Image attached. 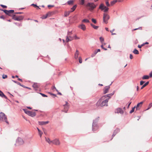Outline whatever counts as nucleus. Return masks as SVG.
<instances>
[{"label":"nucleus","instance_id":"nucleus-1","mask_svg":"<svg viewBox=\"0 0 152 152\" xmlns=\"http://www.w3.org/2000/svg\"><path fill=\"white\" fill-rule=\"evenodd\" d=\"M99 119V117H98L93 121L92 125V130L94 132L96 130L99 128L97 123Z\"/></svg>","mask_w":152,"mask_h":152},{"label":"nucleus","instance_id":"nucleus-2","mask_svg":"<svg viewBox=\"0 0 152 152\" xmlns=\"http://www.w3.org/2000/svg\"><path fill=\"white\" fill-rule=\"evenodd\" d=\"M115 93V91H114L112 93L107 94L102 96L101 99H99L97 102V104H99L101 101V99L104 100L106 99H108L109 100V99L111 98V96L114 94Z\"/></svg>","mask_w":152,"mask_h":152},{"label":"nucleus","instance_id":"nucleus-3","mask_svg":"<svg viewBox=\"0 0 152 152\" xmlns=\"http://www.w3.org/2000/svg\"><path fill=\"white\" fill-rule=\"evenodd\" d=\"M96 6L97 5H95L92 2H88L86 5V6L88 10L91 11H93L96 7Z\"/></svg>","mask_w":152,"mask_h":152},{"label":"nucleus","instance_id":"nucleus-4","mask_svg":"<svg viewBox=\"0 0 152 152\" xmlns=\"http://www.w3.org/2000/svg\"><path fill=\"white\" fill-rule=\"evenodd\" d=\"M0 120L3 121H5L7 124H9V122L7 121L6 116L4 113L2 112L0 113Z\"/></svg>","mask_w":152,"mask_h":152},{"label":"nucleus","instance_id":"nucleus-5","mask_svg":"<svg viewBox=\"0 0 152 152\" xmlns=\"http://www.w3.org/2000/svg\"><path fill=\"white\" fill-rule=\"evenodd\" d=\"M24 143V141L23 139L20 137H18L16 140V144H15V146L21 145H23Z\"/></svg>","mask_w":152,"mask_h":152},{"label":"nucleus","instance_id":"nucleus-6","mask_svg":"<svg viewBox=\"0 0 152 152\" xmlns=\"http://www.w3.org/2000/svg\"><path fill=\"white\" fill-rule=\"evenodd\" d=\"M109 16L106 13H104L103 14V22L107 24V20L109 19Z\"/></svg>","mask_w":152,"mask_h":152},{"label":"nucleus","instance_id":"nucleus-7","mask_svg":"<svg viewBox=\"0 0 152 152\" xmlns=\"http://www.w3.org/2000/svg\"><path fill=\"white\" fill-rule=\"evenodd\" d=\"M99 9H101L102 10H104V12H107L109 9V8L105 6L103 4H101L100 5Z\"/></svg>","mask_w":152,"mask_h":152},{"label":"nucleus","instance_id":"nucleus-8","mask_svg":"<svg viewBox=\"0 0 152 152\" xmlns=\"http://www.w3.org/2000/svg\"><path fill=\"white\" fill-rule=\"evenodd\" d=\"M108 101V99H104V100L102 101L100 104V105L102 107L104 106H107V102Z\"/></svg>","mask_w":152,"mask_h":152},{"label":"nucleus","instance_id":"nucleus-9","mask_svg":"<svg viewBox=\"0 0 152 152\" xmlns=\"http://www.w3.org/2000/svg\"><path fill=\"white\" fill-rule=\"evenodd\" d=\"M64 106V111L65 113H67L69 108V105L67 102H66V104L63 105Z\"/></svg>","mask_w":152,"mask_h":152},{"label":"nucleus","instance_id":"nucleus-10","mask_svg":"<svg viewBox=\"0 0 152 152\" xmlns=\"http://www.w3.org/2000/svg\"><path fill=\"white\" fill-rule=\"evenodd\" d=\"M52 143L53 144L56 145H59L60 144V142L59 140L58 139H55L52 140Z\"/></svg>","mask_w":152,"mask_h":152},{"label":"nucleus","instance_id":"nucleus-11","mask_svg":"<svg viewBox=\"0 0 152 152\" xmlns=\"http://www.w3.org/2000/svg\"><path fill=\"white\" fill-rule=\"evenodd\" d=\"M115 113H120L121 114H123L124 113V111L121 108H118L116 109L115 111Z\"/></svg>","mask_w":152,"mask_h":152},{"label":"nucleus","instance_id":"nucleus-12","mask_svg":"<svg viewBox=\"0 0 152 152\" xmlns=\"http://www.w3.org/2000/svg\"><path fill=\"white\" fill-rule=\"evenodd\" d=\"M40 86V84L37 83H34L32 86L33 87L34 89L36 90Z\"/></svg>","mask_w":152,"mask_h":152},{"label":"nucleus","instance_id":"nucleus-13","mask_svg":"<svg viewBox=\"0 0 152 152\" xmlns=\"http://www.w3.org/2000/svg\"><path fill=\"white\" fill-rule=\"evenodd\" d=\"M27 114L31 117H34L36 115V113L34 112L31 111H28L27 112Z\"/></svg>","mask_w":152,"mask_h":152},{"label":"nucleus","instance_id":"nucleus-14","mask_svg":"<svg viewBox=\"0 0 152 152\" xmlns=\"http://www.w3.org/2000/svg\"><path fill=\"white\" fill-rule=\"evenodd\" d=\"M143 103V102H142L137 104L136 107L137 110H139L140 109V108L142 107Z\"/></svg>","mask_w":152,"mask_h":152},{"label":"nucleus","instance_id":"nucleus-15","mask_svg":"<svg viewBox=\"0 0 152 152\" xmlns=\"http://www.w3.org/2000/svg\"><path fill=\"white\" fill-rule=\"evenodd\" d=\"M79 28L81 29L83 31H85L86 29V27L83 24H82L78 26Z\"/></svg>","mask_w":152,"mask_h":152},{"label":"nucleus","instance_id":"nucleus-16","mask_svg":"<svg viewBox=\"0 0 152 152\" xmlns=\"http://www.w3.org/2000/svg\"><path fill=\"white\" fill-rule=\"evenodd\" d=\"M79 54V51L78 50H76V52L74 54V58L75 59H77L78 58Z\"/></svg>","mask_w":152,"mask_h":152},{"label":"nucleus","instance_id":"nucleus-17","mask_svg":"<svg viewBox=\"0 0 152 152\" xmlns=\"http://www.w3.org/2000/svg\"><path fill=\"white\" fill-rule=\"evenodd\" d=\"M110 88V86H107L105 87L104 90V94L107 93Z\"/></svg>","mask_w":152,"mask_h":152},{"label":"nucleus","instance_id":"nucleus-18","mask_svg":"<svg viewBox=\"0 0 152 152\" xmlns=\"http://www.w3.org/2000/svg\"><path fill=\"white\" fill-rule=\"evenodd\" d=\"M119 132V129H116L115 130H114L113 133L112 135V137H113L115 135Z\"/></svg>","mask_w":152,"mask_h":152},{"label":"nucleus","instance_id":"nucleus-19","mask_svg":"<svg viewBox=\"0 0 152 152\" xmlns=\"http://www.w3.org/2000/svg\"><path fill=\"white\" fill-rule=\"evenodd\" d=\"M38 123L40 125H44L48 124L49 123V121H39Z\"/></svg>","mask_w":152,"mask_h":152},{"label":"nucleus","instance_id":"nucleus-20","mask_svg":"<svg viewBox=\"0 0 152 152\" xmlns=\"http://www.w3.org/2000/svg\"><path fill=\"white\" fill-rule=\"evenodd\" d=\"M24 17L22 16H20L18 17H17V18L15 19V20L18 21H20L22 20Z\"/></svg>","mask_w":152,"mask_h":152},{"label":"nucleus","instance_id":"nucleus-21","mask_svg":"<svg viewBox=\"0 0 152 152\" xmlns=\"http://www.w3.org/2000/svg\"><path fill=\"white\" fill-rule=\"evenodd\" d=\"M117 1L120 2L119 0H114L112 1H111L110 2V5L111 6L115 4Z\"/></svg>","mask_w":152,"mask_h":152},{"label":"nucleus","instance_id":"nucleus-22","mask_svg":"<svg viewBox=\"0 0 152 152\" xmlns=\"http://www.w3.org/2000/svg\"><path fill=\"white\" fill-rule=\"evenodd\" d=\"M149 78V76L147 75H144L142 77V79L143 80L148 79Z\"/></svg>","mask_w":152,"mask_h":152},{"label":"nucleus","instance_id":"nucleus-23","mask_svg":"<svg viewBox=\"0 0 152 152\" xmlns=\"http://www.w3.org/2000/svg\"><path fill=\"white\" fill-rule=\"evenodd\" d=\"M71 11H66L64 13V16H65V17H67V16H68L69 15V14L71 13Z\"/></svg>","mask_w":152,"mask_h":152},{"label":"nucleus","instance_id":"nucleus-24","mask_svg":"<svg viewBox=\"0 0 152 152\" xmlns=\"http://www.w3.org/2000/svg\"><path fill=\"white\" fill-rule=\"evenodd\" d=\"M149 82V81L147 82L145 84H144L141 87V89H142L144 88L146 86H147Z\"/></svg>","mask_w":152,"mask_h":152},{"label":"nucleus","instance_id":"nucleus-25","mask_svg":"<svg viewBox=\"0 0 152 152\" xmlns=\"http://www.w3.org/2000/svg\"><path fill=\"white\" fill-rule=\"evenodd\" d=\"M8 12H7V15L10 16V14L13 13L14 10H8Z\"/></svg>","mask_w":152,"mask_h":152},{"label":"nucleus","instance_id":"nucleus-26","mask_svg":"<svg viewBox=\"0 0 152 152\" xmlns=\"http://www.w3.org/2000/svg\"><path fill=\"white\" fill-rule=\"evenodd\" d=\"M77 7V5H74L71 9V10L69 11H71V12H73V11H74L76 9V8Z\"/></svg>","mask_w":152,"mask_h":152},{"label":"nucleus","instance_id":"nucleus-27","mask_svg":"<svg viewBox=\"0 0 152 152\" xmlns=\"http://www.w3.org/2000/svg\"><path fill=\"white\" fill-rule=\"evenodd\" d=\"M0 94L1 95H0V96H1L2 97H4L5 99H7V96L4 94L2 92H1V93H0Z\"/></svg>","mask_w":152,"mask_h":152},{"label":"nucleus","instance_id":"nucleus-28","mask_svg":"<svg viewBox=\"0 0 152 152\" xmlns=\"http://www.w3.org/2000/svg\"><path fill=\"white\" fill-rule=\"evenodd\" d=\"M0 94L1 95H0V96H1L2 97H4L5 99H7V96L4 94L2 92H1V93H0Z\"/></svg>","mask_w":152,"mask_h":152},{"label":"nucleus","instance_id":"nucleus-29","mask_svg":"<svg viewBox=\"0 0 152 152\" xmlns=\"http://www.w3.org/2000/svg\"><path fill=\"white\" fill-rule=\"evenodd\" d=\"M45 139L46 141L48 142L49 144H50L51 143H52V141L50 140L49 138H47L45 137Z\"/></svg>","mask_w":152,"mask_h":152},{"label":"nucleus","instance_id":"nucleus-30","mask_svg":"<svg viewBox=\"0 0 152 152\" xmlns=\"http://www.w3.org/2000/svg\"><path fill=\"white\" fill-rule=\"evenodd\" d=\"M37 129L39 135L40 137H41L42 135V132H41L38 128H37Z\"/></svg>","mask_w":152,"mask_h":152},{"label":"nucleus","instance_id":"nucleus-31","mask_svg":"<svg viewBox=\"0 0 152 152\" xmlns=\"http://www.w3.org/2000/svg\"><path fill=\"white\" fill-rule=\"evenodd\" d=\"M91 25L95 29H97L99 27L98 26H96L92 23L91 24Z\"/></svg>","mask_w":152,"mask_h":152},{"label":"nucleus","instance_id":"nucleus-32","mask_svg":"<svg viewBox=\"0 0 152 152\" xmlns=\"http://www.w3.org/2000/svg\"><path fill=\"white\" fill-rule=\"evenodd\" d=\"M133 52L135 54H138L139 53L138 51L136 49H134Z\"/></svg>","mask_w":152,"mask_h":152},{"label":"nucleus","instance_id":"nucleus-33","mask_svg":"<svg viewBox=\"0 0 152 152\" xmlns=\"http://www.w3.org/2000/svg\"><path fill=\"white\" fill-rule=\"evenodd\" d=\"M73 2H74V1L73 0H70V1H68L67 2V3L68 4L70 5L72 4Z\"/></svg>","mask_w":152,"mask_h":152},{"label":"nucleus","instance_id":"nucleus-34","mask_svg":"<svg viewBox=\"0 0 152 152\" xmlns=\"http://www.w3.org/2000/svg\"><path fill=\"white\" fill-rule=\"evenodd\" d=\"M48 15H49V14H48V13L46 15H43V16H42V18L43 19H45L47 18Z\"/></svg>","mask_w":152,"mask_h":152},{"label":"nucleus","instance_id":"nucleus-35","mask_svg":"<svg viewBox=\"0 0 152 152\" xmlns=\"http://www.w3.org/2000/svg\"><path fill=\"white\" fill-rule=\"evenodd\" d=\"M72 40V39H71L68 38V36H67L66 37V42H68L69 41H71Z\"/></svg>","mask_w":152,"mask_h":152},{"label":"nucleus","instance_id":"nucleus-36","mask_svg":"<svg viewBox=\"0 0 152 152\" xmlns=\"http://www.w3.org/2000/svg\"><path fill=\"white\" fill-rule=\"evenodd\" d=\"M99 39L102 44H103V42L104 41V39L102 37H101L99 38Z\"/></svg>","mask_w":152,"mask_h":152},{"label":"nucleus","instance_id":"nucleus-37","mask_svg":"<svg viewBox=\"0 0 152 152\" xmlns=\"http://www.w3.org/2000/svg\"><path fill=\"white\" fill-rule=\"evenodd\" d=\"M83 22L89 23V21L87 19H84L82 20Z\"/></svg>","mask_w":152,"mask_h":152},{"label":"nucleus","instance_id":"nucleus-38","mask_svg":"<svg viewBox=\"0 0 152 152\" xmlns=\"http://www.w3.org/2000/svg\"><path fill=\"white\" fill-rule=\"evenodd\" d=\"M152 106V103H150L148 105V108L146 110H148L150 109Z\"/></svg>","mask_w":152,"mask_h":152},{"label":"nucleus","instance_id":"nucleus-39","mask_svg":"<svg viewBox=\"0 0 152 152\" xmlns=\"http://www.w3.org/2000/svg\"><path fill=\"white\" fill-rule=\"evenodd\" d=\"M31 5L34 6L35 7H37V9H40V8H39V7L36 4H33Z\"/></svg>","mask_w":152,"mask_h":152},{"label":"nucleus","instance_id":"nucleus-40","mask_svg":"<svg viewBox=\"0 0 152 152\" xmlns=\"http://www.w3.org/2000/svg\"><path fill=\"white\" fill-rule=\"evenodd\" d=\"M135 107L136 106H134V107L132 108V110L130 111V113H132L134 112V109L135 108Z\"/></svg>","mask_w":152,"mask_h":152},{"label":"nucleus","instance_id":"nucleus-41","mask_svg":"<svg viewBox=\"0 0 152 152\" xmlns=\"http://www.w3.org/2000/svg\"><path fill=\"white\" fill-rule=\"evenodd\" d=\"M91 20L92 22L95 24L96 23V21L95 19H94V18H92L91 19Z\"/></svg>","mask_w":152,"mask_h":152},{"label":"nucleus","instance_id":"nucleus-42","mask_svg":"<svg viewBox=\"0 0 152 152\" xmlns=\"http://www.w3.org/2000/svg\"><path fill=\"white\" fill-rule=\"evenodd\" d=\"M79 61L80 63H81L82 62V59L80 57H79Z\"/></svg>","mask_w":152,"mask_h":152},{"label":"nucleus","instance_id":"nucleus-43","mask_svg":"<svg viewBox=\"0 0 152 152\" xmlns=\"http://www.w3.org/2000/svg\"><path fill=\"white\" fill-rule=\"evenodd\" d=\"M72 34V31H68V32H67V35H71Z\"/></svg>","mask_w":152,"mask_h":152},{"label":"nucleus","instance_id":"nucleus-44","mask_svg":"<svg viewBox=\"0 0 152 152\" xmlns=\"http://www.w3.org/2000/svg\"><path fill=\"white\" fill-rule=\"evenodd\" d=\"M52 89L53 91H54V90H55L57 92H58V90L56 89V88L54 86L52 87Z\"/></svg>","mask_w":152,"mask_h":152},{"label":"nucleus","instance_id":"nucleus-45","mask_svg":"<svg viewBox=\"0 0 152 152\" xmlns=\"http://www.w3.org/2000/svg\"><path fill=\"white\" fill-rule=\"evenodd\" d=\"M39 94L43 96V97H47V95H46L43 94H42V93H39Z\"/></svg>","mask_w":152,"mask_h":152},{"label":"nucleus","instance_id":"nucleus-46","mask_svg":"<svg viewBox=\"0 0 152 152\" xmlns=\"http://www.w3.org/2000/svg\"><path fill=\"white\" fill-rule=\"evenodd\" d=\"M2 10L7 15L8 11L7 10Z\"/></svg>","mask_w":152,"mask_h":152},{"label":"nucleus","instance_id":"nucleus-47","mask_svg":"<svg viewBox=\"0 0 152 152\" xmlns=\"http://www.w3.org/2000/svg\"><path fill=\"white\" fill-rule=\"evenodd\" d=\"M17 18V17L15 16V15H13L12 16V19L15 20V19Z\"/></svg>","mask_w":152,"mask_h":152},{"label":"nucleus","instance_id":"nucleus-48","mask_svg":"<svg viewBox=\"0 0 152 152\" xmlns=\"http://www.w3.org/2000/svg\"><path fill=\"white\" fill-rule=\"evenodd\" d=\"M101 47L103 49H104V50H107V49L106 48H104V47H103V45H101Z\"/></svg>","mask_w":152,"mask_h":152},{"label":"nucleus","instance_id":"nucleus-49","mask_svg":"<svg viewBox=\"0 0 152 152\" xmlns=\"http://www.w3.org/2000/svg\"><path fill=\"white\" fill-rule=\"evenodd\" d=\"M7 77V76L6 75H2V78L3 79H5Z\"/></svg>","mask_w":152,"mask_h":152},{"label":"nucleus","instance_id":"nucleus-50","mask_svg":"<svg viewBox=\"0 0 152 152\" xmlns=\"http://www.w3.org/2000/svg\"><path fill=\"white\" fill-rule=\"evenodd\" d=\"M74 38L75 39H80V38L79 37H77L76 35H75V36Z\"/></svg>","mask_w":152,"mask_h":152},{"label":"nucleus","instance_id":"nucleus-51","mask_svg":"<svg viewBox=\"0 0 152 152\" xmlns=\"http://www.w3.org/2000/svg\"><path fill=\"white\" fill-rule=\"evenodd\" d=\"M106 5L107 6L109 7L110 6V4L109 3L108 1H106Z\"/></svg>","mask_w":152,"mask_h":152},{"label":"nucleus","instance_id":"nucleus-52","mask_svg":"<svg viewBox=\"0 0 152 152\" xmlns=\"http://www.w3.org/2000/svg\"><path fill=\"white\" fill-rule=\"evenodd\" d=\"M145 83V81H141L140 82V85H142L144 83Z\"/></svg>","mask_w":152,"mask_h":152},{"label":"nucleus","instance_id":"nucleus-53","mask_svg":"<svg viewBox=\"0 0 152 152\" xmlns=\"http://www.w3.org/2000/svg\"><path fill=\"white\" fill-rule=\"evenodd\" d=\"M81 1V4L82 5H83L84 3V1L85 0H80Z\"/></svg>","mask_w":152,"mask_h":152},{"label":"nucleus","instance_id":"nucleus-54","mask_svg":"<svg viewBox=\"0 0 152 152\" xmlns=\"http://www.w3.org/2000/svg\"><path fill=\"white\" fill-rule=\"evenodd\" d=\"M143 45H144V44H142L141 45H138V47L139 48H141Z\"/></svg>","mask_w":152,"mask_h":152},{"label":"nucleus","instance_id":"nucleus-55","mask_svg":"<svg viewBox=\"0 0 152 152\" xmlns=\"http://www.w3.org/2000/svg\"><path fill=\"white\" fill-rule=\"evenodd\" d=\"M23 110L24 111L25 113L27 114V112H28L29 111H28L27 110L25 109H23Z\"/></svg>","mask_w":152,"mask_h":152},{"label":"nucleus","instance_id":"nucleus-56","mask_svg":"<svg viewBox=\"0 0 152 152\" xmlns=\"http://www.w3.org/2000/svg\"><path fill=\"white\" fill-rule=\"evenodd\" d=\"M0 6L1 7H3V8H6L7 7V6H6L2 5V4H1L0 5Z\"/></svg>","mask_w":152,"mask_h":152},{"label":"nucleus","instance_id":"nucleus-57","mask_svg":"<svg viewBox=\"0 0 152 152\" xmlns=\"http://www.w3.org/2000/svg\"><path fill=\"white\" fill-rule=\"evenodd\" d=\"M149 77H152V71L149 73Z\"/></svg>","mask_w":152,"mask_h":152},{"label":"nucleus","instance_id":"nucleus-58","mask_svg":"<svg viewBox=\"0 0 152 152\" xmlns=\"http://www.w3.org/2000/svg\"><path fill=\"white\" fill-rule=\"evenodd\" d=\"M68 38L71 39H73V38L70 36V35H68Z\"/></svg>","mask_w":152,"mask_h":152},{"label":"nucleus","instance_id":"nucleus-59","mask_svg":"<svg viewBox=\"0 0 152 152\" xmlns=\"http://www.w3.org/2000/svg\"><path fill=\"white\" fill-rule=\"evenodd\" d=\"M138 29H142V27H139L138 28H137L134 29H133V30L134 31V30H137Z\"/></svg>","mask_w":152,"mask_h":152},{"label":"nucleus","instance_id":"nucleus-60","mask_svg":"<svg viewBox=\"0 0 152 152\" xmlns=\"http://www.w3.org/2000/svg\"><path fill=\"white\" fill-rule=\"evenodd\" d=\"M130 58L131 59H132L133 58V56L131 54L130 55Z\"/></svg>","mask_w":152,"mask_h":152},{"label":"nucleus","instance_id":"nucleus-61","mask_svg":"<svg viewBox=\"0 0 152 152\" xmlns=\"http://www.w3.org/2000/svg\"><path fill=\"white\" fill-rule=\"evenodd\" d=\"M131 102H129V104L128 105L127 108H129L130 104H131Z\"/></svg>","mask_w":152,"mask_h":152},{"label":"nucleus","instance_id":"nucleus-62","mask_svg":"<svg viewBox=\"0 0 152 152\" xmlns=\"http://www.w3.org/2000/svg\"><path fill=\"white\" fill-rule=\"evenodd\" d=\"M15 14H21L23 13V12H15Z\"/></svg>","mask_w":152,"mask_h":152},{"label":"nucleus","instance_id":"nucleus-63","mask_svg":"<svg viewBox=\"0 0 152 152\" xmlns=\"http://www.w3.org/2000/svg\"><path fill=\"white\" fill-rule=\"evenodd\" d=\"M50 94L51 95L54 96L55 97H56V94H53L51 93Z\"/></svg>","mask_w":152,"mask_h":152},{"label":"nucleus","instance_id":"nucleus-64","mask_svg":"<svg viewBox=\"0 0 152 152\" xmlns=\"http://www.w3.org/2000/svg\"><path fill=\"white\" fill-rule=\"evenodd\" d=\"M95 56V55L94 54V53H93L92 54L91 56L92 57H94Z\"/></svg>","mask_w":152,"mask_h":152}]
</instances>
